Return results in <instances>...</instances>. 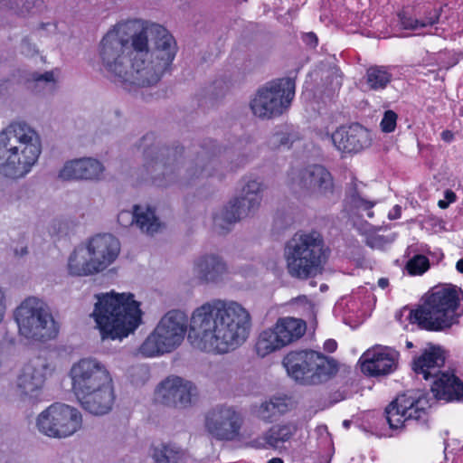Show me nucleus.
<instances>
[{
  "instance_id": "8",
  "label": "nucleus",
  "mask_w": 463,
  "mask_h": 463,
  "mask_svg": "<svg viewBox=\"0 0 463 463\" xmlns=\"http://www.w3.org/2000/svg\"><path fill=\"white\" fill-rule=\"evenodd\" d=\"M282 363L288 374L302 385L324 383L338 371L333 358L313 350L291 351Z\"/></svg>"
},
{
  "instance_id": "7",
  "label": "nucleus",
  "mask_w": 463,
  "mask_h": 463,
  "mask_svg": "<svg viewBox=\"0 0 463 463\" xmlns=\"http://www.w3.org/2000/svg\"><path fill=\"white\" fill-rule=\"evenodd\" d=\"M463 316V291H428L409 318L421 328L442 331L458 323Z\"/></svg>"
},
{
  "instance_id": "6",
  "label": "nucleus",
  "mask_w": 463,
  "mask_h": 463,
  "mask_svg": "<svg viewBox=\"0 0 463 463\" xmlns=\"http://www.w3.org/2000/svg\"><path fill=\"white\" fill-rule=\"evenodd\" d=\"M328 253L321 232L299 231L286 241L283 257L288 273L292 278L306 280L321 273Z\"/></svg>"
},
{
  "instance_id": "13",
  "label": "nucleus",
  "mask_w": 463,
  "mask_h": 463,
  "mask_svg": "<svg viewBox=\"0 0 463 463\" xmlns=\"http://www.w3.org/2000/svg\"><path fill=\"white\" fill-rule=\"evenodd\" d=\"M36 425L48 437L66 438L81 428L82 418L77 409L55 402L39 414Z\"/></svg>"
},
{
  "instance_id": "35",
  "label": "nucleus",
  "mask_w": 463,
  "mask_h": 463,
  "mask_svg": "<svg viewBox=\"0 0 463 463\" xmlns=\"http://www.w3.org/2000/svg\"><path fill=\"white\" fill-rule=\"evenodd\" d=\"M283 347L280 338L273 327L262 331L255 345L256 352L261 357H265Z\"/></svg>"
},
{
  "instance_id": "52",
  "label": "nucleus",
  "mask_w": 463,
  "mask_h": 463,
  "mask_svg": "<svg viewBox=\"0 0 463 463\" xmlns=\"http://www.w3.org/2000/svg\"><path fill=\"white\" fill-rule=\"evenodd\" d=\"M456 268L458 272L463 273V259H460L456 265Z\"/></svg>"
},
{
  "instance_id": "37",
  "label": "nucleus",
  "mask_w": 463,
  "mask_h": 463,
  "mask_svg": "<svg viewBox=\"0 0 463 463\" xmlns=\"http://www.w3.org/2000/svg\"><path fill=\"white\" fill-rule=\"evenodd\" d=\"M33 80L35 89L38 92L50 93L52 92L56 87L52 71H46L44 73H34Z\"/></svg>"
},
{
  "instance_id": "12",
  "label": "nucleus",
  "mask_w": 463,
  "mask_h": 463,
  "mask_svg": "<svg viewBox=\"0 0 463 463\" xmlns=\"http://www.w3.org/2000/svg\"><path fill=\"white\" fill-rule=\"evenodd\" d=\"M295 81L289 78L267 82L251 99V112L261 119L282 115L288 109L295 97Z\"/></svg>"
},
{
  "instance_id": "53",
  "label": "nucleus",
  "mask_w": 463,
  "mask_h": 463,
  "mask_svg": "<svg viewBox=\"0 0 463 463\" xmlns=\"http://www.w3.org/2000/svg\"><path fill=\"white\" fill-rule=\"evenodd\" d=\"M448 205H449V203H448V202H445V201H443V200H440V201L439 202V206L441 209H445V208H447V207H448Z\"/></svg>"
},
{
  "instance_id": "51",
  "label": "nucleus",
  "mask_w": 463,
  "mask_h": 463,
  "mask_svg": "<svg viewBox=\"0 0 463 463\" xmlns=\"http://www.w3.org/2000/svg\"><path fill=\"white\" fill-rule=\"evenodd\" d=\"M317 461L318 463H329L330 459L326 456H320V455H318L317 457Z\"/></svg>"
},
{
  "instance_id": "29",
  "label": "nucleus",
  "mask_w": 463,
  "mask_h": 463,
  "mask_svg": "<svg viewBox=\"0 0 463 463\" xmlns=\"http://www.w3.org/2000/svg\"><path fill=\"white\" fill-rule=\"evenodd\" d=\"M118 222L122 226L136 225L147 234L157 232L160 223L155 215V211L149 206L135 205L134 211H121L118 215Z\"/></svg>"
},
{
  "instance_id": "56",
  "label": "nucleus",
  "mask_w": 463,
  "mask_h": 463,
  "mask_svg": "<svg viewBox=\"0 0 463 463\" xmlns=\"http://www.w3.org/2000/svg\"><path fill=\"white\" fill-rule=\"evenodd\" d=\"M412 346H413V344L411 342H410V341L406 342V347L407 348H411Z\"/></svg>"
},
{
  "instance_id": "43",
  "label": "nucleus",
  "mask_w": 463,
  "mask_h": 463,
  "mask_svg": "<svg viewBox=\"0 0 463 463\" xmlns=\"http://www.w3.org/2000/svg\"><path fill=\"white\" fill-rule=\"evenodd\" d=\"M303 41L306 43V44L316 47L317 45V37L314 33H307L303 36Z\"/></svg>"
},
{
  "instance_id": "27",
  "label": "nucleus",
  "mask_w": 463,
  "mask_h": 463,
  "mask_svg": "<svg viewBox=\"0 0 463 463\" xmlns=\"http://www.w3.org/2000/svg\"><path fill=\"white\" fill-rule=\"evenodd\" d=\"M194 274L201 283L218 282L228 272L226 262L215 253H205L194 261Z\"/></svg>"
},
{
  "instance_id": "22",
  "label": "nucleus",
  "mask_w": 463,
  "mask_h": 463,
  "mask_svg": "<svg viewBox=\"0 0 463 463\" xmlns=\"http://www.w3.org/2000/svg\"><path fill=\"white\" fill-rule=\"evenodd\" d=\"M89 257L92 258L99 272L109 267L120 252L119 241L110 233H99L90 238L86 242Z\"/></svg>"
},
{
  "instance_id": "28",
  "label": "nucleus",
  "mask_w": 463,
  "mask_h": 463,
  "mask_svg": "<svg viewBox=\"0 0 463 463\" xmlns=\"http://www.w3.org/2000/svg\"><path fill=\"white\" fill-rule=\"evenodd\" d=\"M104 171L102 164L93 158H80L67 162L60 171L59 176L63 180H95Z\"/></svg>"
},
{
  "instance_id": "24",
  "label": "nucleus",
  "mask_w": 463,
  "mask_h": 463,
  "mask_svg": "<svg viewBox=\"0 0 463 463\" xmlns=\"http://www.w3.org/2000/svg\"><path fill=\"white\" fill-rule=\"evenodd\" d=\"M446 357L447 352L442 346L428 344L421 354L413 358L412 370L423 379L431 380L442 372Z\"/></svg>"
},
{
  "instance_id": "54",
  "label": "nucleus",
  "mask_w": 463,
  "mask_h": 463,
  "mask_svg": "<svg viewBox=\"0 0 463 463\" xmlns=\"http://www.w3.org/2000/svg\"><path fill=\"white\" fill-rule=\"evenodd\" d=\"M268 463H284L283 460L279 458H273L270 460H269Z\"/></svg>"
},
{
  "instance_id": "5",
  "label": "nucleus",
  "mask_w": 463,
  "mask_h": 463,
  "mask_svg": "<svg viewBox=\"0 0 463 463\" xmlns=\"http://www.w3.org/2000/svg\"><path fill=\"white\" fill-rule=\"evenodd\" d=\"M93 317L103 339H122L134 332L141 323L139 302L130 292L109 291L96 295Z\"/></svg>"
},
{
  "instance_id": "3",
  "label": "nucleus",
  "mask_w": 463,
  "mask_h": 463,
  "mask_svg": "<svg viewBox=\"0 0 463 463\" xmlns=\"http://www.w3.org/2000/svg\"><path fill=\"white\" fill-rule=\"evenodd\" d=\"M153 140V135H146L142 139L145 163L141 175L144 180L150 179L155 185L165 187L177 182L185 184L199 177L223 176L217 168L218 160L205 148H202L194 159L185 162L184 167H180L183 147L148 146Z\"/></svg>"
},
{
  "instance_id": "49",
  "label": "nucleus",
  "mask_w": 463,
  "mask_h": 463,
  "mask_svg": "<svg viewBox=\"0 0 463 463\" xmlns=\"http://www.w3.org/2000/svg\"><path fill=\"white\" fill-rule=\"evenodd\" d=\"M445 197L449 202H454L456 200V194L452 191H446Z\"/></svg>"
},
{
  "instance_id": "58",
  "label": "nucleus",
  "mask_w": 463,
  "mask_h": 463,
  "mask_svg": "<svg viewBox=\"0 0 463 463\" xmlns=\"http://www.w3.org/2000/svg\"><path fill=\"white\" fill-rule=\"evenodd\" d=\"M449 289L455 290V289H458V288L456 286H453V287L449 288Z\"/></svg>"
},
{
  "instance_id": "45",
  "label": "nucleus",
  "mask_w": 463,
  "mask_h": 463,
  "mask_svg": "<svg viewBox=\"0 0 463 463\" xmlns=\"http://www.w3.org/2000/svg\"><path fill=\"white\" fill-rule=\"evenodd\" d=\"M6 310L5 296L4 291H0V324L4 320Z\"/></svg>"
},
{
  "instance_id": "46",
  "label": "nucleus",
  "mask_w": 463,
  "mask_h": 463,
  "mask_svg": "<svg viewBox=\"0 0 463 463\" xmlns=\"http://www.w3.org/2000/svg\"><path fill=\"white\" fill-rule=\"evenodd\" d=\"M337 344L334 339H327L324 343V349L328 353H333L336 350Z\"/></svg>"
},
{
  "instance_id": "20",
  "label": "nucleus",
  "mask_w": 463,
  "mask_h": 463,
  "mask_svg": "<svg viewBox=\"0 0 463 463\" xmlns=\"http://www.w3.org/2000/svg\"><path fill=\"white\" fill-rule=\"evenodd\" d=\"M399 356V352L393 348L375 345L361 356V369L370 376L386 375L397 369Z\"/></svg>"
},
{
  "instance_id": "34",
  "label": "nucleus",
  "mask_w": 463,
  "mask_h": 463,
  "mask_svg": "<svg viewBox=\"0 0 463 463\" xmlns=\"http://www.w3.org/2000/svg\"><path fill=\"white\" fill-rule=\"evenodd\" d=\"M151 456L156 463H184L185 452L174 443L153 446Z\"/></svg>"
},
{
  "instance_id": "30",
  "label": "nucleus",
  "mask_w": 463,
  "mask_h": 463,
  "mask_svg": "<svg viewBox=\"0 0 463 463\" xmlns=\"http://www.w3.org/2000/svg\"><path fill=\"white\" fill-rule=\"evenodd\" d=\"M297 430L298 426L294 422L274 425L262 437L251 440L250 445L255 449L278 448L289 440Z\"/></svg>"
},
{
  "instance_id": "16",
  "label": "nucleus",
  "mask_w": 463,
  "mask_h": 463,
  "mask_svg": "<svg viewBox=\"0 0 463 463\" xmlns=\"http://www.w3.org/2000/svg\"><path fill=\"white\" fill-rule=\"evenodd\" d=\"M429 407V400L424 394L407 392L386 407V420L391 429H398L410 420L426 423Z\"/></svg>"
},
{
  "instance_id": "39",
  "label": "nucleus",
  "mask_w": 463,
  "mask_h": 463,
  "mask_svg": "<svg viewBox=\"0 0 463 463\" xmlns=\"http://www.w3.org/2000/svg\"><path fill=\"white\" fill-rule=\"evenodd\" d=\"M397 114L393 110L384 112L380 127L383 132L391 133L395 130L397 122Z\"/></svg>"
},
{
  "instance_id": "36",
  "label": "nucleus",
  "mask_w": 463,
  "mask_h": 463,
  "mask_svg": "<svg viewBox=\"0 0 463 463\" xmlns=\"http://www.w3.org/2000/svg\"><path fill=\"white\" fill-rule=\"evenodd\" d=\"M299 139L296 131L288 126H279L268 139V146L270 149H279L280 147L289 148L292 144Z\"/></svg>"
},
{
  "instance_id": "1",
  "label": "nucleus",
  "mask_w": 463,
  "mask_h": 463,
  "mask_svg": "<svg viewBox=\"0 0 463 463\" xmlns=\"http://www.w3.org/2000/svg\"><path fill=\"white\" fill-rule=\"evenodd\" d=\"M177 43L163 25L143 19L121 21L99 43L106 76L129 91L156 85L170 69Z\"/></svg>"
},
{
  "instance_id": "33",
  "label": "nucleus",
  "mask_w": 463,
  "mask_h": 463,
  "mask_svg": "<svg viewBox=\"0 0 463 463\" xmlns=\"http://www.w3.org/2000/svg\"><path fill=\"white\" fill-rule=\"evenodd\" d=\"M392 69L387 66L373 65L367 68L364 74L365 84L370 90H383L392 80Z\"/></svg>"
},
{
  "instance_id": "15",
  "label": "nucleus",
  "mask_w": 463,
  "mask_h": 463,
  "mask_svg": "<svg viewBox=\"0 0 463 463\" xmlns=\"http://www.w3.org/2000/svg\"><path fill=\"white\" fill-rule=\"evenodd\" d=\"M244 422L242 414L232 406L216 405L204 414L207 434L219 441L238 440Z\"/></svg>"
},
{
  "instance_id": "10",
  "label": "nucleus",
  "mask_w": 463,
  "mask_h": 463,
  "mask_svg": "<svg viewBox=\"0 0 463 463\" xmlns=\"http://www.w3.org/2000/svg\"><path fill=\"white\" fill-rule=\"evenodd\" d=\"M187 316L180 310L168 311L145 339L138 351L145 357L168 354L181 345L187 331Z\"/></svg>"
},
{
  "instance_id": "14",
  "label": "nucleus",
  "mask_w": 463,
  "mask_h": 463,
  "mask_svg": "<svg viewBox=\"0 0 463 463\" xmlns=\"http://www.w3.org/2000/svg\"><path fill=\"white\" fill-rule=\"evenodd\" d=\"M287 185L295 194L309 196H327L335 188L331 173L321 165L292 169L288 174Z\"/></svg>"
},
{
  "instance_id": "41",
  "label": "nucleus",
  "mask_w": 463,
  "mask_h": 463,
  "mask_svg": "<svg viewBox=\"0 0 463 463\" xmlns=\"http://www.w3.org/2000/svg\"><path fill=\"white\" fill-rule=\"evenodd\" d=\"M270 404L274 407V411L277 416L285 413L288 410L287 400L282 397H273L269 400Z\"/></svg>"
},
{
  "instance_id": "40",
  "label": "nucleus",
  "mask_w": 463,
  "mask_h": 463,
  "mask_svg": "<svg viewBox=\"0 0 463 463\" xmlns=\"http://www.w3.org/2000/svg\"><path fill=\"white\" fill-rule=\"evenodd\" d=\"M273 409L274 407L270 404V402L266 401L257 408L255 412L258 418L265 421H271L277 416Z\"/></svg>"
},
{
  "instance_id": "18",
  "label": "nucleus",
  "mask_w": 463,
  "mask_h": 463,
  "mask_svg": "<svg viewBox=\"0 0 463 463\" xmlns=\"http://www.w3.org/2000/svg\"><path fill=\"white\" fill-rule=\"evenodd\" d=\"M71 387L75 395L111 383L109 371L103 364L94 358H82L73 364L70 370Z\"/></svg>"
},
{
  "instance_id": "50",
  "label": "nucleus",
  "mask_w": 463,
  "mask_h": 463,
  "mask_svg": "<svg viewBox=\"0 0 463 463\" xmlns=\"http://www.w3.org/2000/svg\"><path fill=\"white\" fill-rule=\"evenodd\" d=\"M378 286L382 288H385L389 286V280L385 278H381L378 280Z\"/></svg>"
},
{
  "instance_id": "17",
  "label": "nucleus",
  "mask_w": 463,
  "mask_h": 463,
  "mask_svg": "<svg viewBox=\"0 0 463 463\" xmlns=\"http://www.w3.org/2000/svg\"><path fill=\"white\" fill-rule=\"evenodd\" d=\"M155 395L156 400L163 405L186 409L195 402L198 391L192 382L171 375L157 385Z\"/></svg>"
},
{
  "instance_id": "19",
  "label": "nucleus",
  "mask_w": 463,
  "mask_h": 463,
  "mask_svg": "<svg viewBox=\"0 0 463 463\" xmlns=\"http://www.w3.org/2000/svg\"><path fill=\"white\" fill-rule=\"evenodd\" d=\"M48 370V364L42 357H36L24 364L16 381L17 393L22 400H33L38 397Z\"/></svg>"
},
{
  "instance_id": "2",
  "label": "nucleus",
  "mask_w": 463,
  "mask_h": 463,
  "mask_svg": "<svg viewBox=\"0 0 463 463\" xmlns=\"http://www.w3.org/2000/svg\"><path fill=\"white\" fill-rule=\"evenodd\" d=\"M250 326V313L239 303L208 302L193 312L188 337L202 351L227 354L247 340Z\"/></svg>"
},
{
  "instance_id": "38",
  "label": "nucleus",
  "mask_w": 463,
  "mask_h": 463,
  "mask_svg": "<svg viewBox=\"0 0 463 463\" xmlns=\"http://www.w3.org/2000/svg\"><path fill=\"white\" fill-rule=\"evenodd\" d=\"M429 260L424 255H417L410 260L406 265L408 272L411 275H420L429 269Z\"/></svg>"
},
{
  "instance_id": "31",
  "label": "nucleus",
  "mask_w": 463,
  "mask_h": 463,
  "mask_svg": "<svg viewBox=\"0 0 463 463\" xmlns=\"http://www.w3.org/2000/svg\"><path fill=\"white\" fill-rule=\"evenodd\" d=\"M68 271L72 276L85 277L99 273L91 257H89L86 243L74 249L68 259Z\"/></svg>"
},
{
  "instance_id": "44",
  "label": "nucleus",
  "mask_w": 463,
  "mask_h": 463,
  "mask_svg": "<svg viewBox=\"0 0 463 463\" xmlns=\"http://www.w3.org/2000/svg\"><path fill=\"white\" fill-rule=\"evenodd\" d=\"M298 302L303 304V305H307V308L308 310L310 311L311 315L312 316H315L316 315V306L311 303L306 296H301L299 298H298Z\"/></svg>"
},
{
  "instance_id": "9",
  "label": "nucleus",
  "mask_w": 463,
  "mask_h": 463,
  "mask_svg": "<svg viewBox=\"0 0 463 463\" xmlns=\"http://www.w3.org/2000/svg\"><path fill=\"white\" fill-rule=\"evenodd\" d=\"M14 318L19 335L36 342L55 338L59 326L47 306L42 300L30 297L25 298L14 311Z\"/></svg>"
},
{
  "instance_id": "25",
  "label": "nucleus",
  "mask_w": 463,
  "mask_h": 463,
  "mask_svg": "<svg viewBox=\"0 0 463 463\" xmlns=\"http://www.w3.org/2000/svg\"><path fill=\"white\" fill-rule=\"evenodd\" d=\"M430 391L434 398L445 402H463V381L454 370H446L431 379Z\"/></svg>"
},
{
  "instance_id": "42",
  "label": "nucleus",
  "mask_w": 463,
  "mask_h": 463,
  "mask_svg": "<svg viewBox=\"0 0 463 463\" xmlns=\"http://www.w3.org/2000/svg\"><path fill=\"white\" fill-rule=\"evenodd\" d=\"M353 202L355 203L357 207L363 208L364 210L367 211L368 217L373 216V213L371 211V209L374 206L373 202L367 201L358 194L353 195Z\"/></svg>"
},
{
  "instance_id": "55",
  "label": "nucleus",
  "mask_w": 463,
  "mask_h": 463,
  "mask_svg": "<svg viewBox=\"0 0 463 463\" xmlns=\"http://www.w3.org/2000/svg\"><path fill=\"white\" fill-rule=\"evenodd\" d=\"M343 425H344V427L348 428L350 426V421L349 420H344Z\"/></svg>"
},
{
  "instance_id": "4",
  "label": "nucleus",
  "mask_w": 463,
  "mask_h": 463,
  "mask_svg": "<svg viewBox=\"0 0 463 463\" xmlns=\"http://www.w3.org/2000/svg\"><path fill=\"white\" fill-rule=\"evenodd\" d=\"M41 153L38 131L26 122H12L0 132V176L12 181L24 178Z\"/></svg>"
},
{
  "instance_id": "26",
  "label": "nucleus",
  "mask_w": 463,
  "mask_h": 463,
  "mask_svg": "<svg viewBox=\"0 0 463 463\" xmlns=\"http://www.w3.org/2000/svg\"><path fill=\"white\" fill-rule=\"evenodd\" d=\"M76 397L81 407L94 415L107 414L112 409L115 400L111 383H105Z\"/></svg>"
},
{
  "instance_id": "48",
  "label": "nucleus",
  "mask_w": 463,
  "mask_h": 463,
  "mask_svg": "<svg viewBox=\"0 0 463 463\" xmlns=\"http://www.w3.org/2000/svg\"><path fill=\"white\" fill-rule=\"evenodd\" d=\"M401 215V207L399 205H395L392 211L389 213L390 219L399 218Z\"/></svg>"
},
{
  "instance_id": "11",
  "label": "nucleus",
  "mask_w": 463,
  "mask_h": 463,
  "mask_svg": "<svg viewBox=\"0 0 463 463\" xmlns=\"http://www.w3.org/2000/svg\"><path fill=\"white\" fill-rule=\"evenodd\" d=\"M264 189L265 185L259 177L244 176L240 196L231 200L214 215V227L221 232L228 231L229 225L254 213L260 206Z\"/></svg>"
},
{
  "instance_id": "57",
  "label": "nucleus",
  "mask_w": 463,
  "mask_h": 463,
  "mask_svg": "<svg viewBox=\"0 0 463 463\" xmlns=\"http://www.w3.org/2000/svg\"><path fill=\"white\" fill-rule=\"evenodd\" d=\"M319 289H327V286H326V285H325V284H322V285L320 286V288H319Z\"/></svg>"
},
{
  "instance_id": "32",
  "label": "nucleus",
  "mask_w": 463,
  "mask_h": 463,
  "mask_svg": "<svg viewBox=\"0 0 463 463\" xmlns=\"http://www.w3.org/2000/svg\"><path fill=\"white\" fill-rule=\"evenodd\" d=\"M273 328L283 346H286L304 335L307 324L302 319L287 317L279 318Z\"/></svg>"
},
{
  "instance_id": "23",
  "label": "nucleus",
  "mask_w": 463,
  "mask_h": 463,
  "mask_svg": "<svg viewBox=\"0 0 463 463\" xmlns=\"http://www.w3.org/2000/svg\"><path fill=\"white\" fill-rule=\"evenodd\" d=\"M443 8L439 5L424 4L415 9L414 16L406 11L399 13L398 22L402 29L430 33V30L439 23Z\"/></svg>"
},
{
  "instance_id": "47",
  "label": "nucleus",
  "mask_w": 463,
  "mask_h": 463,
  "mask_svg": "<svg viewBox=\"0 0 463 463\" xmlns=\"http://www.w3.org/2000/svg\"><path fill=\"white\" fill-rule=\"evenodd\" d=\"M66 224L61 222V221H54L53 223H52V230H53V232H56V233H61L63 232V227H65Z\"/></svg>"
},
{
  "instance_id": "21",
  "label": "nucleus",
  "mask_w": 463,
  "mask_h": 463,
  "mask_svg": "<svg viewBox=\"0 0 463 463\" xmlns=\"http://www.w3.org/2000/svg\"><path fill=\"white\" fill-rule=\"evenodd\" d=\"M335 148L342 153H358L372 144L370 131L358 123L341 126L327 135Z\"/></svg>"
}]
</instances>
